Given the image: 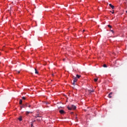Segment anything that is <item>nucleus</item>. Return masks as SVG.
<instances>
[{
	"mask_svg": "<svg viewBox=\"0 0 127 127\" xmlns=\"http://www.w3.org/2000/svg\"><path fill=\"white\" fill-rule=\"evenodd\" d=\"M77 107L74 105H71L70 107H68L67 109L68 110H69V111H71V110H76Z\"/></svg>",
	"mask_w": 127,
	"mask_h": 127,
	"instance_id": "obj_1",
	"label": "nucleus"
},
{
	"mask_svg": "<svg viewBox=\"0 0 127 127\" xmlns=\"http://www.w3.org/2000/svg\"><path fill=\"white\" fill-rule=\"evenodd\" d=\"M78 81V79L76 77H74L73 78V82L72 83V85H75V83Z\"/></svg>",
	"mask_w": 127,
	"mask_h": 127,
	"instance_id": "obj_2",
	"label": "nucleus"
},
{
	"mask_svg": "<svg viewBox=\"0 0 127 127\" xmlns=\"http://www.w3.org/2000/svg\"><path fill=\"white\" fill-rule=\"evenodd\" d=\"M59 113L61 114V115H63L64 114H66V112H65V111H64V110H61L59 111Z\"/></svg>",
	"mask_w": 127,
	"mask_h": 127,
	"instance_id": "obj_3",
	"label": "nucleus"
},
{
	"mask_svg": "<svg viewBox=\"0 0 127 127\" xmlns=\"http://www.w3.org/2000/svg\"><path fill=\"white\" fill-rule=\"evenodd\" d=\"M36 118H40V119H37V121L38 122H41V120H42V118H41V117L37 115L36 116Z\"/></svg>",
	"mask_w": 127,
	"mask_h": 127,
	"instance_id": "obj_4",
	"label": "nucleus"
},
{
	"mask_svg": "<svg viewBox=\"0 0 127 127\" xmlns=\"http://www.w3.org/2000/svg\"><path fill=\"white\" fill-rule=\"evenodd\" d=\"M109 6H111V8H112V9H114V8H115V6L114 5H113L111 3L109 4Z\"/></svg>",
	"mask_w": 127,
	"mask_h": 127,
	"instance_id": "obj_5",
	"label": "nucleus"
},
{
	"mask_svg": "<svg viewBox=\"0 0 127 127\" xmlns=\"http://www.w3.org/2000/svg\"><path fill=\"white\" fill-rule=\"evenodd\" d=\"M26 107H28V108H31V105H29L28 103L26 104Z\"/></svg>",
	"mask_w": 127,
	"mask_h": 127,
	"instance_id": "obj_6",
	"label": "nucleus"
},
{
	"mask_svg": "<svg viewBox=\"0 0 127 127\" xmlns=\"http://www.w3.org/2000/svg\"><path fill=\"white\" fill-rule=\"evenodd\" d=\"M27 107H26V104L25 105H23L22 106H21V109H22V108H27Z\"/></svg>",
	"mask_w": 127,
	"mask_h": 127,
	"instance_id": "obj_7",
	"label": "nucleus"
},
{
	"mask_svg": "<svg viewBox=\"0 0 127 127\" xmlns=\"http://www.w3.org/2000/svg\"><path fill=\"white\" fill-rule=\"evenodd\" d=\"M19 104H20V105H22V100L21 99H20L19 100Z\"/></svg>",
	"mask_w": 127,
	"mask_h": 127,
	"instance_id": "obj_8",
	"label": "nucleus"
},
{
	"mask_svg": "<svg viewBox=\"0 0 127 127\" xmlns=\"http://www.w3.org/2000/svg\"><path fill=\"white\" fill-rule=\"evenodd\" d=\"M35 74H38V71H37V69H36V68L35 69Z\"/></svg>",
	"mask_w": 127,
	"mask_h": 127,
	"instance_id": "obj_9",
	"label": "nucleus"
},
{
	"mask_svg": "<svg viewBox=\"0 0 127 127\" xmlns=\"http://www.w3.org/2000/svg\"><path fill=\"white\" fill-rule=\"evenodd\" d=\"M89 93H94V90H89Z\"/></svg>",
	"mask_w": 127,
	"mask_h": 127,
	"instance_id": "obj_10",
	"label": "nucleus"
},
{
	"mask_svg": "<svg viewBox=\"0 0 127 127\" xmlns=\"http://www.w3.org/2000/svg\"><path fill=\"white\" fill-rule=\"evenodd\" d=\"M29 114H30V112L27 111V112H26V116H27V115H29Z\"/></svg>",
	"mask_w": 127,
	"mask_h": 127,
	"instance_id": "obj_11",
	"label": "nucleus"
},
{
	"mask_svg": "<svg viewBox=\"0 0 127 127\" xmlns=\"http://www.w3.org/2000/svg\"><path fill=\"white\" fill-rule=\"evenodd\" d=\"M19 121H20V122H21V121H22V118L21 117H20L18 118Z\"/></svg>",
	"mask_w": 127,
	"mask_h": 127,
	"instance_id": "obj_12",
	"label": "nucleus"
},
{
	"mask_svg": "<svg viewBox=\"0 0 127 127\" xmlns=\"http://www.w3.org/2000/svg\"><path fill=\"white\" fill-rule=\"evenodd\" d=\"M76 77H77V78H78V79H79V78H80V77H81V76H80V75L77 74V75H76Z\"/></svg>",
	"mask_w": 127,
	"mask_h": 127,
	"instance_id": "obj_13",
	"label": "nucleus"
},
{
	"mask_svg": "<svg viewBox=\"0 0 127 127\" xmlns=\"http://www.w3.org/2000/svg\"><path fill=\"white\" fill-rule=\"evenodd\" d=\"M103 67H104V68H107V64H103Z\"/></svg>",
	"mask_w": 127,
	"mask_h": 127,
	"instance_id": "obj_14",
	"label": "nucleus"
},
{
	"mask_svg": "<svg viewBox=\"0 0 127 127\" xmlns=\"http://www.w3.org/2000/svg\"><path fill=\"white\" fill-rule=\"evenodd\" d=\"M94 82H97V81H98V78H94Z\"/></svg>",
	"mask_w": 127,
	"mask_h": 127,
	"instance_id": "obj_15",
	"label": "nucleus"
},
{
	"mask_svg": "<svg viewBox=\"0 0 127 127\" xmlns=\"http://www.w3.org/2000/svg\"><path fill=\"white\" fill-rule=\"evenodd\" d=\"M108 27H109L110 28H112V26L111 25H108Z\"/></svg>",
	"mask_w": 127,
	"mask_h": 127,
	"instance_id": "obj_16",
	"label": "nucleus"
},
{
	"mask_svg": "<svg viewBox=\"0 0 127 127\" xmlns=\"http://www.w3.org/2000/svg\"><path fill=\"white\" fill-rule=\"evenodd\" d=\"M108 97H109V98H110V99H111V98H112L111 95L110 94L108 95Z\"/></svg>",
	"mask_w": 127,
	"mask_h": 127,
	"instance_id": "obj_17",
	"label": "nucleus"
},
{
	"mask_svg": "<svg viewBox=\"0 0 127 127\" xmlns=\"http://www.w3.org/2000/svg\"><path fill=\"white\" fill-rule=\"evenodd\" d=\"M25 99H26L25 97H22V100H25Z\"/></svg>",
	"mask_w": 127,
	"mask_h": 127,
	"instance_id": "obj_18",
	"label": "nucleus"
},
{
	"mask_svg": "<svg viewBox=\"0 0 127 127\" xmlns=\"http://www.w3.org/2000/svg\"><path fill=\"white\" fill-rule=\"evenodd\" d=\"M109 95H113V92H110V93H109Z\"/></svg>",
	"mask_w": 127,
	"mask_h": 127,
	"instance_id": "obj_19",
	"label": "nucleus"
},
{
	"mask_svg": "<svg viewBox=\"0 0 127 127\" xmlns=\"http://www.w3.org/2000/svg\"><path fill=\"white\" fill-rule=\"evenodd\" d=\"M111 32H112L113 33H114V30H111Z\"/></svg>",
	"mask_w": 127,
	"mask_h": 127,
	"instance_id": "obj_20",
	"label": "nucleus"
},
{
	"mask_svg": "<svg viewBox=\"0 0 127 127\" xmlns=\"http://www.w3.org/2000/svg\"><path fill=\"white\" fill-rule=\"evenodd\" d=\"M17 72L18 74H19V73H20V71H18Z\"/></svg>",
	"mask_w": 127,
	"mask_h": 127,
	"instance_id": "obj_21",
	"label": "nucleus"
},
{
	"mask_svg": "<svg viewBox=\"0 0 127 127\" xmlns=\"http://www.w3.org/2000/svg\"><path fill=\"white\" fill-rule=\"evenodd\" d=\"M70 114L72 115V114H73V112H71Z\"/></svg>",
	"mask_w": 127,
	"mask_h": 127,
	"instance_id": "obj_22",
	"label": "nucleus"
},
{
	"mask_svg": "<svg viewBox=\"0 0 127 127\" xmlns=\"http://www.w3.org/2000/svg\"><path fill=\"white\" fill-rule=\"evenodd\" d=\"M112 13L114 14V13H115V12L113 11V12H112Z\"/></svg>",
	"mask_w": 127,
	"mask_h": 127,
	"instance_id": "obj_23",
	"label": "nucleus"
},
{
	"mask_svg": "<svg viewBox=\"0 0 127 127\" xmlns=\"http://www.w3.org/2000/svg\"><path fill=\"white\" fill-rule=\"evenodd\" d=\"M84 31H85V30H83V32H84Z\"/></svg>",
	"mask_w": 127,
	"mask_h": 127,
	"instance_id": "obj_24",
	"label": "nucleus"
},
{
	"mask_svg": "<svg viewBox=\"0 0 127 127\" xmlns=\"http://www.w3.org/2000/svg\"><path fill=\"white\" fill-rule=\"evenodd\" d=\"M52 76H54V74H52Z\"/></svg>",
	"mask_w": 127,
	"mask_h": 127,
	"instance_id": "obj_25",
	"label": "nucleus"
},
{
	"mask_svg": "<svg viewBox=\"0 0 127 127\" xmlns=\"http://www.w3.org/2000/svg\"><path fill=\"white\" fill-rule=\"evenodd\" d=\"M75 119H77V117H75Z\"/></svg>",
	"mask_w": 127,
	"mask_h": 127,
	"instance_id": "obj_26",
	"label": "nucleus"
},
{
	"mask_svg": "<svg viewBox=\"0 0 127 127\" xmlns=\"http://www.w3.org/2000/svg\"><path fill=\"white\" fill-rule=\"evenodd\" d=\"M126 13H127V11H126Z\"/></svg>",
	"mask_w": 127,
	"mask_h": 127,
	"instance_id": "obj_27",
	"label": "nucleus"
}]
</instances>
